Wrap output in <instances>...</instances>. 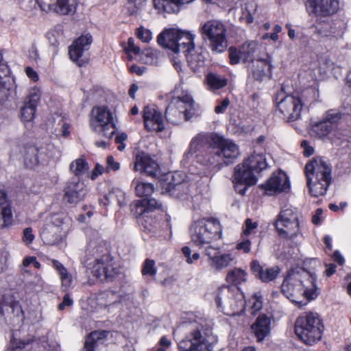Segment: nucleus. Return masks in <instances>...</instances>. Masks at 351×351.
Here are the masks:
<instances>
[{
  "label": "nucleus",
  "mask_w": 351,
  "mask_h": 351,
  "mask_svg": "<svg viewBox=\"0 0 351 351\" xmlns=\"http://www.w3.org/2000/svg\"><path fill=\"white\" fill-rule=\"evenodd\" d=\"M195 154L197 163L211 167L234 162L240 152L232 140L217 133L198 134L190 142L184 157L189 160Z\"/></svg>",
  "instance_id": "1"
},
{
  "label": "nucleus",
  "mask_w": 351,
  "mask_h": 351,
  "mask_svg": "<svg viewBox=\"0 0 351 351\" xmlns=\"http://www.w3.org/2000/svg\"><path fill=\"white\" fill-rule=\"evenodd\" d=\"M316 276L303 269L290 270L281 285L282 293L300 306L318 295Z\"/></svg>",
  "instance_id": "2"
},
{
  "label": "nucleus",
  "mask_w": 351,
  "mask_h": 351,
  "mask_svg": "<svg viewBox=\"0 0 351 351\" xmlns=\"http://www.w3.org/2000/svg\"><path fill=\"white\" fill-rule=\"evenodd\" d=\"M186 337L178 343L180 351H213L211 330L206 320L199 318L184 325Z\"/></svg>",
  "instance_id": "3"
},
{
  "label": "nucleus",
  "mask_w": 351,
  "mask_h": 351,
  "mask_svg": "<svg viewBox=\"0 0 351 351\" xmlns=\"http://www.w3.org/2000/svg\"><path fill=\"white\" fill-rule=\"evenodd\" d=\"M331 167L321 158H313L305 166L309 193L318 197L326 193L331 183Z\"/></svg>",
  "instance_id": "4"
},
{
  "label": "nucleus",
  "mask_w": 351,
  "mask_h": 351,
  "mask_svg": "<svg viewBox=\"0 0 351 351\" xmlns=\"http://www.w3.org/2000/svg\"><path fill=\"white\" fill-rule=\"evenodd\" d=\"M222 230L219 221L214 218H203L195 221L191 226V242L199 248L210 245L213 241L221 238Z\"/></svg>",
  "instance_id": "5"
},
{
  "label": "nucleus",
  "mask_w": 351,
  "mask_h": 351,
  "mask_svg": "<svg viewBox=\"0 0 351 351\" xmlns=\"http://www.w3.org/2000/svg\"><path fill=\"white\" fill-rule=\"evenodd\" d=\"M195 103L191 95L182 93L173 97L166 107V121L173 125H178L191 120L195 114Z\"/></svg>",
  "instance_id": "6"
},
{
  "label": "nucleus",
  "mask_w": 351,
  "mask_h": 351,
  "mask_svg": "<svg viewBox=\"0 0 351 351\" xmlns=\"http://www.w3.org/2000/svg\"><path fill=\"white\" fill-rule=\"evenodd\" d=\"M323 330L324 325L317 313L306 312L296 319L295 334L306 345L317 343L322 338Z\"/></svg>",
  "instance_id": "7"
},
{
  "label": "nucleus",
  "mask_w": 351,
  "mask_h": 351,
  "mask_svg": "<svg viewBox=\"0 0 351 351\" xmlns=\"http://www.w3.org/2000/svg\"><path fill=\"white\" fill-rule=\"evenodd\" d=\"M194 36L176 29H166L157 38L158 45L175 54L194 51Z\"/></svg>",
  "instance_id": "8"
},
{
  "label": "nucleus",
  "mask_w": 351,
  "mask_h": 351,
  "mask_svg": "<svg viewBox=\"0 0 351 351\" xmlns=\"http://www.w3.org/2000/svg\"><path fill=\"white\" fill-rule=\"evenodd\" d=\"M71 219L65 214H52L40 230V237L48 245H54L62 240L69 230Z\"/></svg>",
  "instance_id": "9"
},
{
  "label": "nucleus",
  "mask_w": 351,
  "mask_h": 351,
  "mask_svg": "<svg viewBox=\"0 0 351 351\" xmlns=\"http://www.w3.org/2000/svg\"><path fill=\"white\" fill-rule=\"evenodd\" d=\"M89 124L93 132L108 138H111L117 130L112 112L104 106L93 108Z\"/></svg>",
  "instance_id": "10"
},
{
  "label": "nucleus",
  "mask_w": 351,
  "mask_h": 351,
  "mask_svg": "<svg viewBox=\"0 0 351 351\" xmlns=\"http://www.w3.org/2000/svg\"><path fill=\"white\" fill-rule=\"evenodd\" d=\"M200 32L203 39L209 41V47L213 53H222L227 48L226 29L221 21H208L201 26Z\"/></svg>",
  "instance_id": "11"
},
{
  "label": "nucleus",
  "mask_w": 351,
  "mask_h": 351,
  "mask_svg": "<svg viewBox=\"0 0 351 351\" xmlns=\"http://www.w3.org/2000/svg\"><path fill=\"white\" fill-rule=\"evenodd\" d=\"M274 101L284 119L289 121H294L300 117L303 107L300 97L293 95H286L283 85L280 91L276 95Z\"/></svg>",
  "instance_id": "12"
},
{
  "label": "nucleus",
  "mask_w": 351,
  "mask_h": 351,
  "mask_svg": "<svg viewBox=\"0 0 351 351\" xmlns=\"http://www.w3.org/2000/svg\"><path fill=\"white\" fill-rule=\"evenodd\" d=\"M92 274L101 280H113L120 274V267L109 255H104L96 259L93 266Z\"/></svg>",
  "instance_id": "13"
},
{
  "label": "nucleus",
  "mask_w": 351,
  "mask_h": 351,
  "mask_svg": "<svg viewBox=\"0 0 351 351\" xmlns=\"http://www.w3.org/2000/svg\"><path fill=\"white\" fill-rule=\"evenodd\" d=\"M204 254L207 257L209 267L217 272L231 265L234 261L232 254L223 253L219 247L206 246L204 247Z\"/></svg>",
  "instance_id": "14"
},
{
  "label": "nucleus",
  "mask_w": 351,
  "mask_h": 351,
  "mask_svg": "<svg viewBox=\"0 0 351 351\" xmlns=\"http://www.w3.org/2000/svg\"><path fill=\"white\" fill-rule=\"evenodd\" d=\"M88 193V189L83 181L78 178L68 180L63 189V201L69 204H74L83 201Z\"/></svg>",
  "instance_id": "15"
},
{
  "label": "nucleus",
  "mask_w": 351,
  "mask_h": 351,
  "mask_svg": "<svg viewBox=\"0 0 351 351\" xmlns=\"http://www.w3.org/2000/svg\"><path fill=\"white\" fill-rule=\"evenodd\" d=\"M256 181V175L247 167H245L243 162L235 167L233 182L238 193L244 195L248 187L254 185Z\"/></svg>",
  "instance_id": "16"
},
{
  "label": "nucleus",
  "mask_w": 351,
  "mask_h": 351,
  "mask_svg": "<svg viewBox=\"0 0 351 351\" xmlns=\"http://www.w3.org/2000/svg\"><path fill=\"white\" fill-rule=\"evenodd\" d=\"M338 0H308L306 8L309 14L317 16H328L335 14L339 10Z\"/></svg>",
  "instance_id": "17"
},
{
  "label": "nucleus",
  "mask_w": 351,
  "mask_h": 351,
  "mask_svg": "<svg viewBox=\"0 0 351 351\" xmlns=\"http://www.w3.org/2000/svg\"><path fill=\"white\" fill-rule=\"evenodd\" d=\"M93 42V37L90 34H83L76 39L69 48L70 59L79 66L85 65L88 60L82 59L83 53L88 51Z\"/></svg>",
  "instance_id": "18"
},
{
  "label": "nucleus",
  "mask_w": 351,
  "mask_h": 351,
  "mask_svg": "<svg viewBox=\"0 0 351 351\" xmlns=\"http://www.w3.org/2000/svg\"><path fill=\"white\" fill-rule=\"evenodd\" d=\"M42 11L52 12L59 15L72 14L75 11V5L69 0H36Z\"/></svg>",
  "instance_id": "19"
},
{
  "label": "nucleus",
  "mask_w": 351,
  "mask_h": 351,
  "mask_svg": "<svg viewBox=\"0 0 351 351\" xmlns=\"http://www.w3.org/2000/svg\"><path fill=\"white\" fill-rule=\"evenodd\" d=\"M275 227L279 236L283 239L295 240L298 236H302L300 222L291 221L287 218L277 217Z\"/></svg>",
  "instance_id": "20"
},
{
  "label": "nucleus",
  "mask_w": 351,
  "mask_h": 351,
  "mask_svg": "<svg viewBox=\"0 0 351 351\" xmlns=\"http://www.w3.org/2000/svg\"><path fill=\"white\" fill-rule=\"evenodd\" d=\"M162 193H165L173 197L186 200L189 195V184L188 182H176L175 176H173L171 181L163 180L160 182Z\"/></svg>",
  "instance_id": "21"
},
{
  "label": "nucleus",
  "mask_w": 351,
  "mask_h": 351,
  "mask_svg": "<svg viewBox=\"0 0 351 351\" xmlns=\"http://www.w3.org/2000/svg\"><path fill=\"white\" fill-rule=\"evenodd\" d=\"M143 118L145 128L149 132H160L165 128L162 114L154 107L145 106Z\"/></svg>",
  "instance_id": "22"
},
{
  "label": "nucleus",
  "mask_w": 351,
  "mask_h": 351,
  "mask_svg": "<svg viewBox=\"0 0 351 351\" xmlns=\"http://www.w3.org/2000/svg\"><path fill=\"white\" fill-rule=\"evenodd\" d=\"M261 186L265 190L267 195H271L289 189L290 184L287 175L282 171H279L274 173L267 182Z\"/></svg>",
  "instance_id": "23"
},
{
  "label": "nucleus",
  "mask_w": 351,
  "mask_h": 351,
  "mask_svg": "<svg viewBox=\"0 0 351 351\" xmlns=\"http://www.w3.org/2000/svg\"><path fill=\"white\" fill-rule=\"evenodd\" d=\"M134 169L136 171H141L154 177L159 171V166L149 154L141 152L136 156Z\"/></svg>",
  "instance_id": "24"
},
{
  "label": "nucleus",
  "mask_w": 351,
  "mask_h": 351,
  "mask_svg": "<svg viewBox=\"0 0 351 351\" xmlns=\"http://www.w3.org/2000/svg\"><path fill=\"white\" fill-rule=\"evenodd\" d=\"M20 154L24 165L33 169L39 163V148L32 142L23 143L20 146Z\"/></svg>",
  "instance_id": "25"
},
{
  "label": "nucleus",
  "mask_w": 351,
  "mask_h": 351,
  "mask_svg": "<svg viewBox=\"0 0 351 351\" xmlns=\"http://www.w3.org/2000/svg\"><path fill=\"white\" fill-rule=\"evenodd\" d=\"M22 308L19 303L14 300L10 294H4L0 298V314L2 316L12 318L10 314L14 317H19L22 314Z\"/></svg>",
  "instance_id": "26"
},
{
  "label": "nucleus",
  "mask_w": 351,
  "mask_h": 351,
  "mask_svg": "<svg viewBox=\"0 0 351 351\" xmlns=\"http://www.w3.org/2000/svg\"><path fill=\"white\" fill-rule=\"evenodd\" d=\"M250 267L256 277L263 282H269L274 280L280 273L278 267H265L261 266L257 260L251 263Z\"/></svg>",
  "instance_id": "27"
},
{
  "label": "nucleus",
  "mask_w": 351,
  "mask_h": 351,
  "mask_svg": "<svg viewBox=\"0 0 351 351\" xmlns=\"http://www.w3.org/2000/svg\"><path fill=\"white\" fill-rule=\"evenodd\" d=\"M12 223V213L5 193L0 190V229Z\"/></svg>",
  "instance_id": "28"
},
{
  "label": "nucleus",
  "mask_w": 351,
  "mask_h": 351,
  "mask_svg": "<svg viewBox=\"0 0 351 351\" xmlns=\"http://www.w3.org/2000/svg\"><path fill=\"white\" fill-rule=\"evenodd\" d=\"M271 62L270 56H267L266 59L258 60L256 68L252 72L253 77L258 81H263L265 77L270 79L273 68Z\"/></svg>",
  "instance_id": "29"
},
{
  "label": "nucleus",
  "mask_w": 351,
  "mask_h": 351,
  "mask_svg": "<svg viewBox=\"0 0 351 351\" xmlns=\"http://www.w3.org/2000/svg\"><path fill=\"white\" fill-rule=\"evenodd\" d=\"M106 330H95L86 338L82 351H95L97 347L103 344L108 336Z\"/></svg>",
  "instance_id": "30"
},
{
  "label": "nucleus",
  "mask_w": 351,
  "mask_h": 351,
  "mask_svg": "<svg viewBox=\"0 0 351 351\" xmlns=\"http://www.w3.org/2000/svg\"><path fill=\"white\" fill-rule=\"evenodd\" d=\"M252 330L254 333L257 341H263L270 331V319L266 315L259 316L256 322L252 326Z\"/></svg>",
  "instance_id": "31"
},
{
  "label": "nucleus",
  "mask_w": 351,
  "mask_h": 351,
  "mask_svg": "<svg viewBox=\"0 0 351 351\" xmlns=\"http://www.w3.org/2000/svg\"><path fill=\"white\" fill-rule=\"evenodd\" d=\"M243 163L245 167H247L255 174L260 173L267 167L265 156L263 154H254L245 160Z\"/></svg>",
  "instance_id": "32"
},
{
  "label": "nucleus",
  "mask_w": 351,
  "mask_h": 351,
  "mask_svg": "<svg viewBox=\"0 0 351 351\" xmlns=\"http://www.w3.org/2000/svg\"><path fill=\"white\" fill-rule=\"evenodd\" d=\"M235 295L234 290L230 286H223L215 293V302L219 308L223 309L226 304H230V299Z\"/></svg>",
  "instance_id": "33"
},
{
  "label": "nucleus",
  "mask_w": 351,
  "mask_h": 351,
  "mask_svg": "<svg viewBox=\"0 0 351 351\" xmlns=\"http://www.w3.org/2000/svg\"><path fill=\"white\" fill-rule=\"evenodd\" d=\"M184 55L186 58L189 66L193 71H197L204 65L206 58L202 50L197 51L194 48V51L186 52Z\"/></svg>",
  "instance_id": "34"
},
{
  "label": "nucleus",
  "mask_w": 351,
  "mask_h": 351,
  "mask_svg": "<svg viewBox=\"0 0 351 351\" xmlns=\"http://www.w3.org/2000/svg\"><path fill=\"white\" fill-rule=\"evenodd\" d=\"M35 340V337L32 335H27L23 338H17L15 335H13L10 342V348L14 351H21L31 347V345Z\"/></svg>",
  "instance_id": "35"
},
{
  "label": "nucleus",
  "mask_w": 351,
  "mask_h": 351,
  "mask_svg": "<svg viewBox=\"0 0 351 351\" xmlns=\"http://www.w3.org/2000/svg\"><path fill=\"white\" fill-rule=\"evenodd\" d=\"M247 274L245 270L234 267L227 273L226 280L228 283L238 286L246 281Z\"/></svg>",
  "instance_id": "36"
},
{
  "label": "nucleus",
  "mask_w": 351,
  "mask_h": 351,
  "mask_svg": "<svg viewBox=\"0 0 351 351\" xmlns=\"http://www.w3.org/2000/svg\"><path fill=\"white\" fill-rule=\"evenodd\" d=\"M332 130L333 127L331 126V123H328L324 119L312 125L313 134L320 138L328 136Z\"/></svg>",
  "instance_id": "37"
},
{
  "label": "nucleus",
  "mask_w": 351,
  "mask_h": 351,
  "mask_svg": "<svg viewBox=\"0 0 351 351\" xmlns=\"http://www.w3.org/2000/svg\"><path fill=\"white\" fill-rule=\"evenodd\" d=\"M89 169L88 162L85 159L79 158L71 162L69 165V170L75 175V178H80V176L84 175Z\"/></svg>",
  "instance_id": "38"
},
{
  "label": "nucleus",
  "mask_w": 351,
  "mask_h": 351,
  "mask_svg": "<svg viewBox=\"0 0 351 351\" xmlns=\"http://www.w3.org/2000/svg\"><path fill=\"white\" fill-rule=\"evenodd\" d=\"M256 43L254 42H247L242 45L240 49V58L243 62L253 61L256 51Z\"/></svg>",
  "instance_id": "39"
},
{
  "label": "nucleus",
  "mask_w": 351,
  "mask_h": 351,
  "mask_svg": "<svg viewBox=\"0 0 351 351\" xmlns=\"http://www.w3.org/2000/svg\"><path fill=\"white\" fill-rule=\"evenodd\" d=\"M206 81L208 86L213 89H220L227 85L226 78L213 73L207 75Z\"/></svg>",
  "instance_id": "40"
},
{
  "label": "nucleus",
  "mask_w": 351,
  "mask_h": 351,
  "mask_svg": "<svg viewBox=\"0 0 351 351\" xmlns=\"http://www.w3.org/2000/svg\"><path fill=\"white\" fill-rule=\"evenodd\" d=\"M154 190V185L151 183L139 182L135 186L136 193L138 197H147L153 193Z\"/></svg>",
  "instance_id": "41"
},
{
  "label": "nucleus",
  "mask_w": 351,
  "mask_h": 351,
  "mask_svg": "<svg viewBox=\"0 0 351 351\" xmlns=\"http://www.w3.org/2000/svg\"><path fill=\"white\" fill-rule=\"evenodd\" d=\"M41 92L39 88H32L27 96L25 104L36 108L40 101Z\"/></svg>",
  "instance_id": "42"
},
{
  "label": "nucleus",
  "mask_w": 351,
  "mask_h": 351,
  "mask_svg": "<svg viewBox=\"0 0 351 351\" xmlns=\"http://www.w3.org/2000/svg\"><path fill=\"white\" fill-rule=\"evenodd\" d=\"M343 114L339 110L330 109L326 112L324 116V119L331 123V126L338 123L341 119Z\"/></svg>",
  "instance_id": "43"
},
{
  "label": "nucleus",
  "mask_w": 351,
  "mask_h": 351,
  "mask_svg": "<svg viewBox=\"0 0 351 351\" xmlns=\"http://www.w3.org/2000/svg\"><path fill=\"white\" fill-rule=\"evenodd\" d=\"M156 263L154 260L147 258L144 261L142 267V274L143 276H150L154 277L156 276L157 272V269L156 267Z\"/></svg>",
  "instance_id": "44"
},
{
  "label": "nucleus",
  "mask_w": 351,
  "mask_h": 351,
  "mask_svg": "<svg viewBox=\"0 0 351 351\" xmlns=\"http://www.w3.org/2000/svg\"><path fill=\"white\" fill-rule=\"evenodd\" d=\"M299 213L297 210L292 207L285 208L282 209L277 217L280 218H287L291 221H300Z\"/></svg>",
  "instance_id": "45"
},
{
  "label": "nucleus",
  "mask_w": 351,
  "mask_h": 351,
  "mask_svg": "<svg viewBox=\"0 0 351 351\" xmlns=\"http://www.w3.org/2000/svg\"><path fill=\"white\" fill-rule=\"evenodd\" d=\"M36 108L24 104L21 108V114L22 120L25 122H30L34 118Z\"/></svg>",
  "instance_id": "46"
},
{
  "label": "nucleus",
  "mask_w": 351,
  "mask_h": 351,
  "mask_svg": "<svg viewBox=\"0 0 351 351\" xmlns=\"http://www.w3.org/2000/svg\"><path fill=\"white\" fill-rule=\"evenodd\" d=\"M237 297L241 298V295L240 294H235V295L233 298H231L230 299V304H226L225 306L223 308L222 310H228L230 308V310H232L234 312L239 311L240 309L243 308V301L239 298H237Z\"/></svg>",
  "instance_id": "47"
},
{
  "label": "nucleus",
  "mask_w": 351,
  "mask_h": 351,
  "mask_svg": "<svg viewBox=\"0 0 351 351\" xmlns=\"http://www.w3.org/2000/svg\"><path fill=\"white\" fill-rule=\"evenodd\" d=\"M257 7V4L254 1H250L245 4V13L248 23H251L254 21Z\"/></svg>",
  "instance_id": "48"
},
{
  "label": "nucleus",
  "mask_w": 351,
  "mask_h": 351,
  "mask_svg": "<svg viewBox=\"0 0 351 351\" xmlns=\"http://www.w3.org/2000/svg\"><path fill=\"white\" fill-rule=\"evenodd\" d=\"M106 197L108 200H114L116 199L120 206H122L125 204V193L119 189L112 190L106 195Z\"/></svg>",
  "instance_id": "49"
},
{
  "label": "nucleus",
  "mask_w": 351,
  "mask_h": 351,
  "mask_svg": "<svg viewBox=\"0 0 351 351\" xmlns=\"http://www.w3.org/2000/svg\"><path fill=\"white\" fill-rule=\"evenodd\" d=\"M104 297L108 299V304H106V307H119L120 306V297L112 291H108L104 294Z\"/></svg>",
  "instance_id": "50"
},
{
  "label": "nucleus",
  "mask_w": 351,
  "mask_h": 351,
  "mask_svg": "<svg viewBox=\"0 0 351 351\" xmlns=\"http://www.w3.org/2000/svg\"><path fill=\"white\" fill-rule=\"evenodd\" d=\"M146 0H128V9L131 15L135 14L145 5Z\"/></svg>",
  "instance_id": "51"
},
{
  "label": "nucleus",
  "mask_w": 351,
  "mask_h": 351,
  "mask_svg": "<svg viewBox=\"0 0 351 351\" xmlns=\"http://www.w3.org/2000/svg\"><path fill=\"white\" fill-rule=\"evenodd\" d=\"M136 35L138 39L143 43H149L152 39V34L148 29L140 26L136 32Z\"/></svg>",
  "instance_id": "52"
},
{
  "label": "nucleus",
  "mask_w": 351,
  "mask_h": 351,
  "mask_svg": "<svg viewBox=\"0 0 351 351\" xmlns=\"http://www.w3.org/2000/svg\"><path fill=\"white\" fill-rule=\"evenodd\" d=\"M131 206V210L136 217L143 215L145 213L148 212L143 199L136 201Z\"/></svg>",
  "instance_id": "53"
},
{
  "label": "nucleus",
  "mask_w": 351,
  "mask_h": 351,
  "mask_svg": "<svg viewBox=\"0 0 351 351\" xmlns=\"http://www.w3.org/2000/svg\"><path fill=\"white\" fill-rule=\"evenodd\" d=\"M230 62L231 64H237L241 61L240 58V49L234 47H230L228 49Z\"/></svg>",
  "instance_id": "54"
},
{
  "label": "nucleus",
  "mask_w": 351,
  "mask_h": 351,
  "mask_svg": "<svg viewBox=\"0 0 351 351\" xmlns=\"http://www.w3.org/2000/svg\"><path fill=\"white\" fill-rule=\"evenodd\" d=\"M143 202L145 203V206L147 210V211L154 210V209H162V203L154 198L151 199H143Z\"/></svg>",
  "instance_id": "55"
},
{
  "label": "nucleus",
  "mask_w": 351,
  "mask_h": 351,
  "mask_svg": "<svg viewBox=\"0 0 351 351\" xmlns=\"http://www.w3.org/2000/svg\"><path fill=\"white\" fill-rule=\"evenodd\" d=\"M250 241L244 236H242L241 241H239L236 246V249L239 251H243L245 254H248L251 250Z\"/></svg>",
  "instance_id": "56"
},
{
  "label": "nucleus",
  "mask_w": 351,
  "mask_h": 351,
  "mask_svg": "<svg viewBox=\"0 0 351 351\" xmlns=\"http://www.w3.org/2000/svg\"><path fill=\"white\" fill-rule=\"evenodd\" d=\"M106 172L108 173L110 171H118L120 169V164L116 162L112 156H108L106 158Z\"/></svg>",
  "instance_id": "57"
},
{
  "label": "nucleus",
  "mask_w": 351,
  "mask_h": 351,
  "mask_svg": "<svg viewBox=\"0 0 351 351\" xmlns=\"http://www.w3.org/2000/svg\"><path fill=\"white\" fill-rule=\"evenodd\" d=\"M144 55L146 58L145 60L146 64H155L158 63V53L156 51L147 50Z\"/></svg>",
  "instance_id": "58"
},
{
  "label": "nucleus",
  "mask_w": 351,
  "mask_h": 351,
  "mask_svg": "<svg viewBox=\"0 0 351 351\" xmlns=\"http://www.w3.org/2000/svg\"><path fill=\"white\" fill-rule=\"evenodd\" d=\"M182 251L185 257L187 258L186 262L189 264H192L194 261L199 258V254L197 252L194 253L193 256H191V250L187 246L182 247Z\"/></svg>",
  "instance_id": "59"
},
{
  "label": "nucleus",
  "mask_w": 351,
  "mask_h": 351,
  "mask_svg": "<svg viewBox=\"0 0 351 351\" xmlns=\"http://www.w3.org/2000/svg\"><path fill=\"white\" fill-rule=\"evenodd\" d=\"M252 300H254L252 306L253 310L255 311L261 310L263 307V298L261 293L260 292L255 293L252 295Z\"/></svg>",
  "instance_id": "60"
},
{
  "label": "nucleus",
  "mask_w": 351,
  "mask_h": 351,
  "mask_svg": "<svg viewBox=\"0 0 351 351\" xmlns=\"http://www.w3.org/2000/svg\"><path fill=\"white\" fill-rule=\"evenodd\" d=\"M62 286L64 288V289H67L72 283V276L70 274L68 273L67 270H65V272H62L60 274Z\"/></svg>",
  "instance_id": "61"
},
{
  "label": "nucleus",
  "mask_w": 351,
  "mask_h": 351,
  "mask_svg": "<svg viewBox=\"0 0 351 351\" xmlns=\"http://www.w3.org/2000/svg\"><path fill=\"white\" fill-rule=\"evenodd\" d=\"M104 171H106V168H104L100 164L97 163L90 173V178L92 180H95L99 176L101 175Z\"/></svg>",
  "instance_id": "62"
},
{
  "label": "nucleus",
  "mask_w": 351,
  "mask_h": 351,
  "mask_svg": "<svg viewBox=\"0 0 351 351\" xmlns=\"http://www.w3.org/2000/svg\"><path fill=\"white\" fill-rule=\"evenodd\" d=\"M127 52H132L134 54H139L141 52L140 47H137L134 44V39L133 38H129L128 40V46L125 48Z\"/></svg>",
  "instance_id": "63"
},
{
  "label": "nucleus",
  "mask_w": 351,
  "mask_h": 351,
  "mask_svg": "<svg viewBox=\"0 0 351 351\" xmlns=\"http://www.w3.org/2000/svg\"><path fill=\"white\" fill-rule=\"evenodd\" d=\"M230 104V100L228 98L223 99L215 108V112L217 114L223 113Z\"/></svg>",
  "instance_id": "64"
}]
</instances>
